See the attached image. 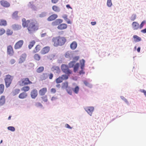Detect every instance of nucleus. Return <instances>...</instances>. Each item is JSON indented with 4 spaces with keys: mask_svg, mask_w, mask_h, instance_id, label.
Returning a JSON list of instances; mask_svg holds the SVG:
<instances>
[{
    "mask_svg": "<svg viewBox=\"0 0 146 146\" xmlns=\"http://www.w3.org/2000/svg\"><path fill=\"white\" fill-rule=\"evenodd\" d=\"M22 21L23 27H27L30 33H33L38 29V24L35 20L29 19L26 21L25 18H23Z\"/></svg>",
    "mask_w": 146,
    "mask_h": 146,
    "instance_id": "f257e3e1",
    "label": "nucleus"
},
{
    "mask_svg": "<svg viewBox=\"0 0 146 146\" xmlns=\"http://www.w3.org/2000/svg\"><path fill=\"white\" fill-rule=\"evenodd\" d=\"M66 41V39L65 37L60 36L54 37L52 40L53 45L56 47L63 45Z\"/></svg>",
    "mask_w": 146,
    "mask_h": 146,
    "instance_id": "f03ea898",
    "label": "nucleus"
},
{
    "mask_svg": "<svg viewBox=\"0 0 146 146\" xmlns=\"http://www.w3.org/2000/svg\"><path fill=\"white\" fill-rule=\"evenodd\" d=\"M18 83L20 86H23L32 84L33 83L28 78H26L21 79L18 82Z\"/></svg>",
    "mask_w": 146,
    "mask_h": 146,
    "instance_id": "7ed1b4c3",
    "label": "nucleus"
},
{
    "mask_svg": "<svg viewBox=\"0 0 146 146\" xmlns=\"http://www.w3.org/2000/svg\"><path fill=\"white\" fill-rule=\"evenodd\" d=\"M13 77L9 75H8L6 76V78L4 79L5 86L6 88L9 87L10 85Z\"/></svg>",
    "mask_w": 146,
    "mask_h": 146,
    "instance_id": "20e7f679",
    "label": "nucleus"
},
{
    "mask_svg": "<svg viewBox=\"0 0 146 146\" xmlns=\"http://www.w3.org/2000/svg\"><path fill=\"white\" fill-rule=\"evenodd\" d=\"M61 68L62 71L67 74L69 75L72 73V71L70 70L68 66L64 64L62 65Z\"/></svg>",
    "mask_w": 146,
    "mask_h": 146,
    "instance_id": "39448f33",
    "label": "nucleus"
},
{
    "mask_svg": "<svg viewBox=\"0 0 146 146\" xmlns=\"http://www.w3.org/2000/svg\"><path fill=\"white\" fill-rule=\"evenodd\" d=\"M24 43L23 40H21L18 41L16 43L14 46V48L15 49H17L21 48L22 46Z\"/></svg>",
    "mask_w": 146,
    "mask_h": 146,
    "instance_id": "423d86ee",
    "label": "nucleus"
},
{
    "mask_svg": "<svg viewBox=\"0 0 146 146\" xmlns=\"http://www.w3.org/2000/svg\"><path fill=\"white\" fill-rule=\"evenodd\" d=\"M38 95L37 90L36 89H33L31 92V96L33 99H35Z\"/></svg>",
    "mask_w": 146,
    "mask_h": 146,
    "instance_id": "0eeeda50",
    "label": "nucleus"
},
{
    "mask_svg": "<svg viewBox=\"0 0 146 146\" xmlns=\"http://www.w3.org/2000/svg\"><path fill=\"white\" fill-rule=\"evenodd\" d=\"M7 53L10 55H13L14 53V50L12 46L9 45L7 47Z\"/></svg>",
    "mask_w": 146,
    "mask_h": 146,
    "instance_id": "6e6552de",
    "label": "nucleus"
},
{
    "mask_svg": "<svg viewBox=\"0 0 146 146\" xmlns=\"http://www.w3.org/2000/svg\"><path fill=\"white\" fill-rule=\"evenodd\" d=\"M50 48L49 46H46L44 47L41 51V53L42 54H45L48 53L50 50Z\"/></svg>",
    "mask_w": 146,
    "mask_h": 146,
    "instance_id": "1a4fd4ad",
    "label": "nucleus"
},
{
    "mask_svg": "<svg viewBox=\"0 0 146 146\" xmlns=\"http://www.w3.org/2000/svg\"><path fill=\"white\" fill-rule=\"evenodd\" d=\"M85 110L87 112V113L90 115H91L92 112L94 110V108L93 107H86L85 109Z\"/></svg>",
    "mask_w": 146,
    "mask_h": 146,
    "instance_id": "9d476101",
    "label": "nucleus"
},
{
    "mask_svg": "<svg viewBox=\"0 0 146 146\" xmlns=\"http://www.w3.org/2000/svg\"><path fill=\"white\" fill-rule=\"evenodd\" d=\"M47 89L46 88H42L39 91V94L41 96H44L47 92Z\"/></svg>",
    "mask_w": 146,
    "mask_h": 146,
    "instance_id": "9b49d317",
    "label": "nucleus"
},
{
    "mask_svg": "<svg viewBox=\"0 0 146 146\" xmlns=\"http://www.w3.org/2000/svg\"><path fill=\"white\" fill-rule=\"evenodd\" d=\"M0 3L1 5L4 7H8L10 5L9 3L5 0H1L0 1Z\"/></svg>",
    "mask_w": 146,
    "mask_h": 146,
    "instance_id": "f8f14e48",
    "label": "nucleus"
},
{
    "mask_svg": "<svg viewBox=\"0 0 146 146\" xmlns=\"http://www.w3.org/2000/svg\"><path fill=\"white\" fill-rule=\"evenodd\" d=\"M63 22V20L60 19H58L56 20L55 21L52 23V24L53 26H56L62 23Z\"/></svg>",
    "mask_w": 146,
    "mask_h": 146,
    "instance_id": "ddd939ff",
    "label": "nucleus"
},
{
    "mask_svg": "<svg viewBox=\"0 0 146 146\" xmlns=\"http://www.w3.org/2000/svg\"><path fill=\"white\" fill-rule=\"evenodd\" d=\"M58 17V15L56 14H54L51 15L49 16L47 19L48 21H52Z\"/></svg>",
    "mask_w": 146,
    "mask_h": 146,
    "instance_id": "4468645a",
    "label": "nucleus"
},
{
    "mask_svg": "<svg viewBox=\"0 0 146 146\" xmlns=\"http://www.w3.org/2000/svg\"><path fill=\"white\" fill-rule=\"evenodd\" d=\"M67 25L64 23L61 24L59 25L57 27V28L60 30L65 29L67 28Z\"/></svg>",
    "mask_w": 146,
    "mask_h": 146,
    "instance_id": "2eb2a0df",
    "label": "nucleus"
},
{
    "mask_svg": "<svg viewBox=\"0 0 146 146\" xmlns=\"http://www.w3.org/2000/svg\"><path fill=\"white\" fill-rule=\"evenodd\" d=\"M41 46L40 45H37L35 47L32 52L33 54L36 53L38 52L40 50Z\"/></svg>",
    "mask_w": 146,
    "mask_h": 146,
    "instance_id": "dca6fc26",
    "label": "nucleus"
},
{
    "mask_svg": "<svg viewBox=\"0 0 146 146\" xmlns=\"http://www.w3.org/2000/svg\"><path fill=\"white\" fill-rule=\"evenodd\" d=\"M27 96V94L26 92H23L21 93L19 96V98L22 99L25 98Z\"/></svg>",
    "mask_w": 146,
    "mask_h": 146,
    "instance_id": "f3484780",
    "label": "nucleus"
},
{
    "mask_svg": "<svg viewBox=\"0 0 146 146\" xmlns=\"http://www.w3.org/2000/svg\"><path fill=\"white\" fill-rule=\"evenodd\" d=\"M132 27L134 30H137L139 28V24L136 22H133V23Z\"/></svg>",
    "mask_w": 146,
    "mask_h": 146,
    "instance_id": "a211bd4d",
    "label": "nucleus"
},
{
    "mask_svg": "<svg viewBox=\"0 0 146 146\" xmlns=\"http://www.w3.org/2000/svg\"><path fill=\"white\" fill-rule=\"evenodd\" d=\"M26 58V55L25 54H23L20 57L19 60V62L20 63H21L23 62L25 60Z\"/></svg>",
    "mask_w": 146,
    "mask_h": 146,
    "instance_id": "6ab92c4d",
    "label": "nucleus"
},
{
    "mask_svg": "<svg viewBox=\"0 0 146 146\" xmlns=\"http://www.w3.org/2000/svg\"><path fill=\"white\" fill-rule=\"evenodd\" d=\"M77 45V42L75 41H73L70 45V48L72 50H74L76 48Z\"/></svg>",
    "mask_w": 146,
    "mask_h": 146,
    "instance_id": "aec40b11",
    "label": "nucleus"
},
{
    "mask_svg": "<svg viewBox=\"0 0 146 146\" xmlns=\"http://www.w3.org/2000/svg\"><path fill=\"white\" fill-rule=\"evenodd\" d=\"M51 70L52 71H55L57 73L59 72L60 70L59 68L56 66H53L51 68Z\"/></svg>",
    "mask_w": 146,
    "mask_h": 146,
    "instance_id": "412c9836",
    "label": "nucleus"
},
{
    "mask_svg": "<svg viewBox=\"0 0 146 146\" xmlns=\"http://www.w3.org/2000/svg\"><path fill=\"white\" fill-rule=\"evenodd\" d=\"M7 25V23L6 20L3 19L0 20V26H5Z\"/></svg>",
    "mask_w": 146,
    "mask_h": 146,
    "instance_id": "4be33fe9",
    "label": "nucleus"
},
{
    "mask_svg": "<svg viewBox=\"0 0 146 146\" xmlns=\"http://www.w3.org/2000/svg\"><path fill=\"white\" fill-rule=\"evenodd\" d=\"M5 97L4 96H2L0 98V105H2L5 102Z\"/></svg>",
    "mask_w": 146,
    "mask_h": 146,
    "instance_id": "5701e85b",
    "label": "nucleus"
},
{
    "mask_svg": "<svg viewBox=\"0 0 146 146\" xmlns=\"http://www.w3.org/2000/svg\"><path fill=\"white\" fill-rule=\"evenodd\" d=\"M48 77L47 74L46 73H43L40 76V79L42 80L46 79Z\"/></svg>",
    "mask_w": 146,
    "mask_h": 146,
    "instance_id": "b1692460",
    "label": "nucleus"
},
{
    "mask_svg": "<svg viewBox=\"0 0 146 146\" xmlns=\"http://www.w3.org/2000/svg\"><path fill=\"white\" fill-rule=\"evenodd\" d=\"M52 10L55 12H58L60 11L59 8L56 5H54L52 7Z\"/></svg>",
    "mask_w": 146,
    "mask_h": 146,
    "instance_id": "393cba45",
    "label": "nucleus"
},
{
    "mask_svg": "<svg viewBox=\"0 0 146 146\" xmlns=\"http://www.w3.org/2000/svg\"><path fill=\"white\" fill-rule=\"evenodd\" d=\"M4 85L3 84H0V95L2 94L4 92Z\"/></svg>",
    "mask_w": 146,
    "mask_h": 146,
    "instance_id": "a878e982",
    "label": "nucleus"
},
{
    "mask_svg": "<svg viewBox=\"0 0 146 146\" xmlns=\"http://www.w3.org/2000/svg\"><path fill=\"white\" fill-rule=\"evenodd\" d=\"M20 91V90L19 89H15L12 91V94L13 96H15L18 94L19 93Z\"/></svg>",
    "mask_w": 146,
    "mask_h": 146,
    "instance_id": "bb28decb",
    "label": "nucleus"
},
{
    "mask_svg": "<svg viewBox=\"0 0 146 146\" xmlns=\"http://www.w3.org/2000/svg\"><path fill=\"white\" fill-rule=\"evenodd\" d=\"M134 41L136 42H138L141 40V39L140 37L136 35H134L133 36Z\"/></svg>",
    "mask_w": 146,
    "mask_h": 146,
    "instance_id": "cd10ccee",
    "label": "nucleus"
},
{
    "mask_svg": "<svg viewBox=\"0 0 146 146\" xmlns=\"http://www.w3.org/2000/svg\"><path fill=\"white\" fill-rule=\"evenodd\" d=\"M34 59L37 61L39 60L41 58L40 56L38 54H35L34 56Z\"/></svg>",
    "mask_w": 146,
    "mask_h": 146,
    "instance_id": "c85d7f7f",
    "label": "nucleus"
},
{
    "mask_svg": "<svg viewBox=\"0 0 146 146\" xmlns=\"http://www.w3.org/2000/svg\"><path fill=\"white\" fill-rule=\"evenodd\" d=\"M36 42L35 40H33L29 42V44L28 46V47L29 49H31L32 48L35 44Z\"/></svg>",
    "mask_w": 146,
    "mask_h": 146,
    "instance_id": "c756f323",
    "label": "nucleus"
},
{
    "mask_svg": "<svg viewBox=\"0 0 146 146\" xmlns=\"http://www.w3.org/2000/svg\"><path fill=\"white\" fill-rule=\"evenodd\" d=\"M30 87L27 86H24L21 88V90L25 92L29 91L30 90Z\"/></svg>",
    "mask_w": 146,
    "mask_h": 146,
    "instance_id": "7c9ffc66",
    "label": "nucleus"
},
{
    "mask_svg": "<svg viewBox=\"0 0 146 146\" xmlns=\"http://www.w3.org/2000/svg\"><path fill=\"white\" fill-rule=\"evenodd\" d=\"M85 60L83 59L80 61V63L81 64L80 68L82 70H83L84 67Z\"/></svg>",
    "mask_w": 146,
    "mask_h": 146,
    "instance_id": "2f4dec72",
    "label": "nucleus"
},
{
    "mask_svg": "<svg viewBox=\"0 0 146 146\" xmlns=\"http://www.w3.org/2000/svg\"><path fill=\"white\" fill-rule=\"evenodd\" d=\"M62 17L68 24H70L71 22L69 19H68L67 16L66 15H64Z\"/></svg>",
    "mask_w": 146,
    "mask_h": 146,
    "instance_id": "473e14b6",
    "label": "nucleus"
},
{
    "mask_svg": "<svg viewBox=\"0 0 146 146\" xmlns=\"http://www.w3.org/2000/svg\"><path fill=\"white\" fill-rule=\"evenodd\" d=\"M44 70V67L43 66H40L38 68L36 71L37 72L40 73L42 72Z\"/></svg>",
    "mask_w": 146,
    "mask_h": 146,
    "instance_id": "72a5a7b5",
    "label": "nucleus"
},
{
    "mask_svg": "<svg viewBox=\"0 0 146 146\" xmlns=\"http://www.w3.org/2000/svg\"><path fill=\"white\" fill-rule=\"evenodd\" d=\"M63 80L62 77H59L56 79V83H59L62 82Z\"/></svg>",
    "mask_w": 146,
    "mask_h": 146,
    "instance_id": "f704fd0d",
    "label": "nucleus"
},
{
    "mask_svg": "<svg viewBox=\"0 0 146 146\" xmlns=\"http://www.w3.org/2000/svg\"><path fill=\"white\" fill-rule=\"evenodd\" d=\"M74 66V72H76L78 70L79 68V63H77Z\"/></svg>",
    "mask_w": 146,
    "mask_h": 146,
    "instance_id": "c9c22d12",
    "label": "nucleus"
},
{
    "mask_svg": "<svg viewBox=\"0 0 146 146\" xmlns=\"http://www.w3.org/2000/svg\"><path fill=\"white\" fill-rule=\"evenodd\" d=\"M76 63V61H75L74 60H73L71 62H70L68 64V66L69 68H72L74 66Z\"/></svg>",
    "mask_w": 146,
    "mask_h": 146,
    "instance_id": "e433bc0d",
    "label": "nucleus"
},
{
    "mask_svg": "<svg viewBox=\"0 0 146 146\" xmlns=\"http://www.w3.org/2000/svg\"><path fill=\"white\" fill-rule=\"evenodd\" d=\"M21 27V26L20 25H13V28L15 30H18Z\"/></svg>",
    "mask_w": 146,
    "mask_h": 146,
    "instance_id": "4c0bfd02",
    "label": "nucleus"
},
{
    "mask_svg": "<svg viewBox=\"0 0 146 146\" xmlns=\"http://www.w3.org/2000/svg\"><path fill=\"white\" fill-rule=\"evenodd\" d=\"M79 88L78 86H76L75 88L73 89V90L76 94H78L79 91Z\"/></svg>",
    "mask_w": 146,
    "mask_h": 146,
    "instance_id": "58836bf2",
    "label": "nucleus"
},
{
    "mask_svg": "<svg viewBox=\"0 0 146 146\" xmlns=\"http://www.w3.org/2000/svg\"><path fill=\"white\" fill-rule=\"evenodd\" d=\"M13 32L12 31L9 29H7L6 31V34L9 36L12 35Z\"/></svg>",
    "mask_w": 146,
    "mask_h": 146,
    "instance_id": "ea45409f",
    "label": "nucleus"
},
{
    "mask_svg": "<svg viewBox=\"0 0 146 146\" xmlns=\"http://www.w3.org/2000/svg\"><path fill=\"white\" fill-rule=\"evenodd\" d=\"M18 12L17 11H15L12 14V18L13 19L15 18L18 17Z\"/></svg>",
    "mask_w": 146,
    "mask_h": 146,
    "instance_id": "a19ab883",
    "label": "nucleus"
},
{
    "mask_svg": "<svg viewBox=\"0 0 146 146\" xmlns=\"http://www.w3.org/2000/svg\"><path fill=\"white\" fill-rule=\"evenodd\" d=\"M5 33V30L3 28L0 29V35H2L4 34Z\"/></svg>",
    "mask_w": 146,
    "mask_h": 146,
    "instance_id": "79ce46f5",
    "label": "nucleus"
},
{
    "mask_svg": "<svg viewBox=\"0 0 146 146\" xmlns=\"http://www.w3.org/2000/svg\"><path fill=\"white\" fill-rule=\"evenodd\" d=\"M68 87V83L67 82H64L62 84V88H67Z\"/></svg>",
    "mask_w": 146,
    "mask_h": 146,
    "instance_id": "37998d69",
    "label": "nucleus"
},
{
    "mask_svg": "<svg viewBox=\"0 0 146 146\" xmlns=\"http://www.w3.org/2000/svg\"><path fill=\"white\" fill-rule=\"evenodd\" d=\"M112 5V3H111V0H108L107 2V6L109 7H111V6Z\"/></svg>",
    "mask_w": 146,
    "mask_h": 146,
    "instance_id": "c03bdc74",
    "label": "nucleus"
},
{
    "mask_svg": "<svg viewBox=\"0 0 146 146\" xmlns=\"http://www.w3.org/2000/svg\"><path fill=\"white\" fill-rule=\"evenodd\" d=\"M66 91L69 94L71 95L72 94V91L70 88H68L66 89Z\"/></svg>",
    "mask_w": 146,
    "mask_h": 146,
    "instance_id": "a18cd8bd",
    "label": "nucleus"
},
{
    "mask_svg": "<svg viewBox=\"0 0 146 146\" xmlns=\"http://www.w3.org/2000/svg\"><path fill=\"white\" fill-rule=\"evenodd\" d=\"M42 99L44 102H47L48 101L47 98L46 96H43L41 97Z\"/></svg>",
    "mask_w": 146,
    "mask_h": 146,
    "instance_id": "49530a36",
    "label": "nucleus"
},
{
    "mask_svg": "<svg viewBox=\"0 0 146 146\" xmlns=\"http://www.w3.org/2000/svg\"><path fill=\"white\" fill-rule=\"evenodd\" d=\"M146 21H143L140 25L139 26V29H141L142 28L144 25Z\"/></svg>",
    "mask_w": 146,
    "mask_h": 146,
    "instance_id": "de8ad7c7",
    "label": "nucleus"
},
{
    "mask_svg": "<svg viewBox=\"0 0 146 146\" xmlns=\"http://www.w3.org/2000/svg\"><path fill=\"white\" fill-rule=\"evenodd\" d=\"M136 15H133L131 17H130V19L132 21H134L136 18Z\"/></svg>",
    "mask_w": 146,
    "mask_h": 146,
    "instance_id": "09e8293b",
    "label": "nucleus"
},
{
    "mask_svg": "<svg viewBox=\"0 0 146 146\" xmlns=\"http://www.w3.org/2000/svg\"><path fill=\"white\" fill-rule=\"evenodd\" d=\"M7 128L8 130L12 131H14L15 130V128L13 127L12 126L8 127Z\"/></svg>",
    "mask_w": 146,
    "mask_h": 146,
    "instance_id": "8fccbe9b",
    "label": "nucleus"
},
{
    "mask_svg": "<svg viewBox=\"0 0 146 146\" xmlns=\"http://www.w3.org/2000/svg\"><path fill=\"white\" fill-rule=\"evenodd\" d=\"M35 106L36 107H42V105L40 102H36L35 104Z\"/></svg>",
    "mask_w": 146,
    "mask_h": 146,
    "instance_id": "3c124183",
    "label": "nucleus"
},
{
    "mask_svg": "<svg viewBox=\"0 0 146 146\" xmlns=\"http://www.w3.org/2000/svg\"><path fill=\"white\" fill-rule=\"evenodd\" d=\"M46 13L45 12H42L39 15V17L41 18L44 17L46 16Z\"/></svg>",
    "mask_w": 146,
    "mask_h": 146,
    "instance_id": "603ef678",
    "label": "nucleus"
},
{
    "mask_svg": "<svg viewBox=\"0 0 146 146\" xmlns=\"http://www.w3.org/2000/svg\"><path fill=\"white\" fill-rule=\"evenodd\" d=\"M61 77H62L63 80H66L68 78V76L66 74L62 75Z\"/></svg>",
    "mask_w": 146,
    "mask_h": 146,
    "instance_id": "864d4df0",
    "label": "nucleus"
},
{
    "mask_svg": "<svg viewBox=\"0 0 146 146\" xmlns=\"http://www.w3.org/2000/svg\"><path fill=\"white\" fill-rule=\"evenodd\" d=\"M79 58V56H75L73 58V60H74L75 61H76H76H77L78 60Z\"/></svg>",
    "mask_w": 146,
    "mask_h": 146,
    "instance_id": "5fc2aeb1",
    "label": "nucleus"
},
{
    "mask_svg": "<svg viewBox=\"0 0 146 146\" xmlns=\"http://www.w3.org/2000/svg\"><path fill=\"white\" fill-rule=\"evenodd\" d=\"M15 60L14 59H11L10 61V63L13 64L15 63Z\"/></svg>",
    "mask_w": 146,
    "mask_h": 146,
    "instance_id": "6e6d98bb",
    "label": "nucleus"
},
{
    "mask_svg": "<svg viewBox=\"0 0 146 146\" xmlns=\"http://www.w3.org/2000/svg\"><path fill=\"white\" fill-rule=\"evenodd\" d=\"M140 91L141 92H143L144 94V95L146 97V91L144 90H140Z\"/></svg>",
    "mask_w": 146,
    "mask_h": 146,
    "instance_id": "4d7b16f0",
    "label": "nucleus"
},
{
    "mask_svg": "<svg viewBox=\"0 0 146 146\" xmlns=\"http://www.w3.org/2000/svg\"><path fill=\"white\" fill-rule=\"evenodd\" d=\"M51 92L52 93H54L56 92V90L54 88H52L51 90Z\"/></svg>",
    "mask_w": 146,
    "mask_h": 146,
    "instance_id": "13d9d810",
    "label": "nucleus"
},
{
    "mask_svg": "<svg viewBox=\"0 0 146 146\" xmlns=\"http://www.w3.org/2000/svg\"><path fill=\"white\" fill-rule=\"evenodd\" d=\"M65 127L67 128L72 129V128L68 124H66L65 125Z\"/></svg>",
    "mask_w": 146,
    "mask_h": 146,
    "instance_id": "bf43d9fd",
    "label": "nucleus"
},
{
    "mask_svg": "<svg viewBox=\"0 0 146 146\" xmlns=\"http://www.w3.org/2000/svg\"><path fill=\"white\" fill-rule=\"evenodd\" d=\"M53 77V74L52 73H50L49 76V78L50 79H52Z\"/></svg>",
    "mask_w": 146,
    "mask_h": 146,
    "instance_id": "052dcab7",
    "label": "nucleus"
},
{
    "mask_svg": "<svg viewBox=\"0 0 146 146\" xmlns=\"http://www.w3.org/2000/svg\"><path fill=\"white\" fill-rule=\"evenodd\" d=\"M84 84L86 86H89V83L86 81H84Z\"/></svg>",
    "mask_w": 146,
    "mask_h": 146,
    "instance_id": "680f3d73",
    "label": "nucleus"
},
{
    "mask_svg": "<svg viewBox=\"0 0 146 146\" xmlns=\"http://www.w3.org/2000/svg\"><path fill=\"white\" fill-rule=\"evenodd\" d=\"M58 1V0H51L52 2L53 3H56Z\"/></svg>",
    "mask_w": 146,
    "mask_h": 146,
    "instance_id": "e2e57ef3",
    "label": "nucleus"
},
{
    "mask_svg": "<svg viewBox=\"0 0 146 146\" xmlns=\"http://www.w3.org/2000/svg\"><path fill=\"white\" fill-rule=\"evenodd\" d=\"M85 73V72L83 71V70H81L79 72V74H83Z\"/></svg>",
    "mask_w": 146,
    "mask_h": 146,
    "instance_id": "0e129e2a",
    "label": "nucleus"
},
{
    "mask_svg": "<svg viewBox=\"0 0 146 146\" xmlns=\"http://www.w3.org/2000/svg\"><path fill=\"white\" fill-rule=\"evenodd\" d=\"M141 32L143 33H146V28L144 29L141 30Z\"/></svg>",
    "mask_w": 146,
    "mask_h": 146,
    "instance_id": "69168bd1",
    "label": "nucleus"
},
{
    "mask_svg": "<svg viewBox=\"0 0 146 146\" xmlns=\"http://www.w3.org/2000/svg\"><path fill=\"white\" fill-rule=\"evenodd\" d=\"M65 56L66 58H68L69 56V53L68 52L66 53L65 55Z\"/></svg>",
    "mask_w": 146,
    "mask_h": 146,
    "instance_id": "338daca9",
    "label": "nucleus"
},
{
    "mask_svg": "<svg viewBox=\"0 0 146 146\" xmlns=\"http://www.w3.org/2000/svg\"><path fill=\"white\" fill-rule=\"evenodd\" d=\"M121 98L123 100H124L125 102H127V100L125 99L124 97L121 96Z\"/></svg>",
    "mask_w": 146,
    "mask_h": 146,
    "instance_id": "774afa93",
    "label": "nucleus"
}]
</instances>
